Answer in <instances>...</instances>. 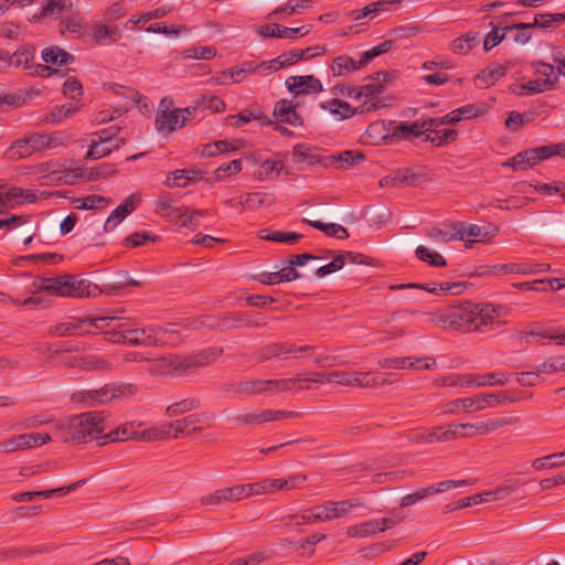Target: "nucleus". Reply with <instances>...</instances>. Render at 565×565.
<instances>
[{
  "label": "nucleus",
  "mask_w": 565,
  "mask_h": 565,
  "mask_svg": "<svg viewBox=\"0 0 565 565\" xmlns=\"http://www.w3.org/2000/svg\"><path fill=\"white\" fill-rule=\"evenodd\" d=\"M364 159L365 157L361 151L345 150L337 154L326 156L323 167L345 170L363 162Z\"/></svg>",
  "instance_id": "21"
},
{
  "label": "nucleus",
  "mask_w": 565,
  "mask_h": 565,
  "mask_svg": "<svg viewBox=\"0 0 565 565\" xmlns=\"http://www.w3.org/2000/svg\"><path fill=\"white\" fill-rule=\"evenodd\" d=\"M399 522H402V518L398 516L372 519L349 526L347 534L350 537H367L392 529Z\"/></svg>",
  "instance_id": "11"
},
{
  "label": "nucleus",
  "mask_w": 565,
  "mask_h": 565,
  "mask_svg": "<svg viewBox=\"0 0 565 565\" xmlns=\"http://www.w3.org/2000/svg\"><path fill=\"white\" fill-rule=\"evenodd\" d=\"M545 90H548L546 83H544L542 81V78H539V77L535 79L529 81L525 84L514 86L512 88V92L519 96L543 93Z\"/></svg>",
  "instance_id": "60"
},
{
  "label": "nucleus",
  "mask_w": 565,
  "mask_h": 565,
  "mask_svg": "<svg viewBox=\"0 0 565 565\" xmlns=\"http://www.w3.org/2000/svg\"><path fill=\"white\" fill-rule=\"evenodd\" d=\"M387 76L388 74L386 72H379L371 83L360 87L361 100H363L360 106H369L370 104L376 105V107L369 109V113L386 106L384 98H381L380 95L384 92V83L387 81Z\"/></svg>",
  "instance_id": "15"
},
{
  "label": "nucleus",
  "mask_w": 565,
  "mask_h": 565,
  "mask_svg": "<svg viewBox=\"0 0 565 565\" xmlns=\"http://www.w3.org/2000/svg\"><path fill=\"white\" fill-rule=\"evenodd\" d=\"M275 202L273 194L268 193H247L244 198H239L237 203L245 210H256L262 206H270Z\"/></svg>",
  "instance_id": "45"
},
{
  "label": "nucleus",
  "mask_w": 565,
  "mask_h": 565,
  "mask_svg": "<svg viewBox=\"0 0 565 565\" xmlns=\"http://www.w3.org/2000/svg\"><path fill=\"white\" fill-rule=\"evenodd\" d=\"M224 392H232L244 396H254L266 393L265 380L252 379L242 382L228 383L223 387Z\"/></svg>",
  "instance_id": "29"
},
{
  "label": "nucleus",
  "mask_w": 565,
  "mask_h": 565,
  "mask_svg": "<svg viewBox=\"0 0 565 565\" xmlns=\"http://www.w3.org/2000/svg\"><path fill=\"white\" fill-rule=\"evenodd\" d=\"M92 36L99 44L116 43L121 39V29L106 21L97 22L92 26Z\"/></svg>",
  "instance_id": "25"
},
{
  "label": "nucleus",
  "mask_w": 565,
  "mask_h": 565,
  "mask_svg": "<svg viewBox=\"0 0 565 565\" xmlns=\"http://www.w3.org/2000/svg\"><path fill=\"white\" fill-rule=\"evenodd\" d=\"M302 237L301 234L296 232H280L274 231L270 232L268 230H263L260 232V238L265 241L276 242V243H285L288 245L296 244Z\"/></svg>",
  "instance_id": "51"
},
{
  "label": "nucleus",
  "mask_w": 565,
  "mask_h": 565,
  "mask_svg": "<svg viewBox=\"0 0 565 565\" xmlns=\"http://www.w3.org/2000/svg\"><path fill=\"white\" fill-rule=\"evenodd\" d=\"M434 134V136H427V139L431 141L437 147H443L448 143H451L457 138V130L455 129H438L434 128L433 130H428Z\"/></svg>",
  "instance_id": "61"
},
{
  "label": "nucleus",
  "mask_w": 565,
  "mask_h": 565,
  "mask_svg": "<svg viewBox=\"0 0 565 565\" xmlns=\"http://www.w3.org/2000/svg\"><path fill=\"white\" fill-rule=\"evenodd\" d=\"M204 324L211 329L224 331L241 328L239 311L221 313L204 321Z\"/></svg>",
  "instance_id": "40"
},
{
  "label": "nucleus",
  "mask_w": 565,
  "mask_h": 565,
  "mask_svg": "<svg viewBox=\"0 0 565 565\" xmlns=\"http://www.w3.org/2000/svg\"><path fill=\"white\" fill-rule=\"evenodd\" d=\"M200 179V172L193 171V170H175L172 173H170L164 183L169 188H184L190 182H193L195 180Z\"/></svg>",
  "instance_id": "46"
},
{
  "label": "nucleus",
  "mask_w": 565,
  "mask_h": 565,
  "mask_svg": "<svg viewBox=\"0 0 565 565\" xmlns=\"http://www.w3.org/2000/svg\"><path fill=\"white\" fill-rule=\"evenodd\" d=\"M81 369L84 371H108L111 369V364L98 355H84L82 356Z\"/></svg>",
  "instance_id": "62"
},
{
  "label": "nucleus",
  "mask_w": 565,
  "mask_h": 565,
  "mask_svg": "<svg viewBox=\"0 0 565 565\" xmlns=\"http://www.w3.org/2000/svg\"><path fill=\"white\" fill-rule=\"evenodd\" d=\"M489 228L490 231L477 224H466L462 222V228H459L462 234L460 241H466V246H471L473 243L483 242L487 237L495 236L499 232L497 226L489 225Z\"/></svg>",
  "instance_id": "27"
},
{
  "label": "nucleus",
  "mask_w": 565,
  "mask_h": 565,
  "mask_svg": "<svg viewBox=\"0 0 565 565\" xmlns=\"http://www.w3.org/2000/svg\"><path fill=\"white\" fill-rule=\"evenodd\" d=\"M310 380L320 383H337L343 386L361 388L379 387L385 383V380L381 381L374 373L363 371H331L327 373L311 372Z\"/></svg>",
  "instance_id": "6"
},
{
  "label": "nucleus",
  "mask_w": 565,
  "mask_h": 565,
  "mask_svg": "<svg viewBox=\"0 0 565 565\" xmlns=\"http://www.w3.org/2000/svg\"><path fill=\"white\" fill-rule=\"evenodd\" d=\"M510 375L504 372H491L481 375H469V382L472 386H503L509 382Z\"/></svg>",
  "instance_id": "43"
},
{
  "label": "nucleus",
  "mask_w": 565,
  "mask_h": 565,
  "mask_svg": "<svg viewBox=\"0 0 565 565\" xmlns=\"http://www.w3.org/2000/svg\"><path fill=\"white\" fill-rule=\"evenodd\" d=\"M331 519H338L347 514L352 508L360 505L359 500H343V501H330L327 503Z\"/></svg>",
  "instance_id": "64"
},
{
  "label": "nucleus",
  "mask_w": 565,
  "mask_h": 565,
  "mask_svg": "<svg viewBox=\"0 0 565 565\" xmlns=\"http://www.w3.org/2000/svg\"><path fill=\"white\" fill-rule=\"evenodd\" d=\"M296 106L290 100L280 99L274 107V117L278 122L289 124L294 127L302 126L301 116L296 111Z\"/></svg>",
  "instance_id": "26"
},
{
  "label": "nucleus",
  "mask_w": 565,
  "mask_h": 565,
  "mask_svg": "<svg viewBox=\"0 0 565 565\" xmlns=\"http://www.w3.org/2000/svg\"><path fill=\"white\" fill-rule=\"evenodd\" d=\"M306 223L316 230L322 231L328 236L337 237L340 239H344V238L349 237L348 230L340 224H335V223L324 224L320 221H308V220H306Z\"/></svg>",
  "instance_id": "52"
},
{
  "label": "nucleus",
  "mask_w": 565,
  "mask_h": 565,
  "mask_svg": "<svg viewBox=\"0 0 565 565\" xmlns=\"http://www.w3.org/2000/svg\"><path fill=\"white\" fill-rule=\"evenodd\" d=\"M473 483H475V481L472 479L445 480V481H440L436 484L428 486L426 488H427L428 494L431 495V494L443 493V492L449 491L455 488L469 487V486H472Z\"/></svg>",
  "instance_id": "57"
},
{
  "label": "nucleus",
  "mask_w": 565,
  "mask_h": 565,
  "mask_svg": "<svg viewBox=\"0 0 565 565\" xmlns=\"http://www.w3.org/2000/svg\"><path fill=\"white\" fill-rule=\"evenodd\" d=\"M509 309L495 307L492 303H475L469 300L460 301L458 305L439 309L434 312L403 311L406 315H424L429 321L443 327L463 332H489L502 327L507 321L501 317L508 313Z\"/></svg>",
  "instance_id": "1"
},
{
  "label": "nucleus",
  "mask_w": 565,
  "mask_h": 565,
  "mask_svg": "<svg viewBox=\"0 0 565 565\" xmlns=\"http://www.w3.org/2000/svg\"><path fill=\"white\" fill-rule=\"evenodd\" d=\"M120 130L121 126H111L93 134L97 139L92 140L85 159H100L110 154L114 150H118L125 146L126 140L117 137Z\"/></svg>",
  "instance_id": "8"
},
{
  "label": "nucleus",
  "mask_w": 565,
  "mask_h": 565,
  "mask_svg": "<svg viewBox=\"0 0 565 565\" xmlns=\"http://www.w3.org/2000/svg\"><path fill=\"white\" fill-rule=\"evenodd\" d=\"M139 433L136 429L135 423L124 424L98 438V445L104 446L108 443L126 441L138 439Z\"/></svg>",
  "instance_id": "32"
},
{
  "label": "nucleus",
  "mask_w": 565,
  "mask_h": 565,
  "mask_svg": "<svg viewBox=\"0 0 565 565\" xmlns=\"http://www.w3.org/2000/svg\"><path fill=\"white\" fill-rule=\"evenodd\" d=\"M188 120L189 117L182 115L180 108L173 110L160 109L156 116V128L161 134H170L182 128Z\"/></svg>",
  "instance_id": "17"
},
{
  "label": "nucleus",
  "mask_w": 565,
  "mask_h": 565,
  "mask_svg": "<svg viewBox=\"0 0 565 565\" xmlns=\"http://www.w3.org/2000/svg\"><path fill=\"white\" fill-rule=\"evenodd\" d=\"M416 257L434 267H445L446 259L437 252L429 250L425 246H418L415 250Z\"/></svg>",
  "instance_id": "59"
},
{
  "label": "nucleus",
  "mask_w": 565,
  "mask_h": 565,
  "mask_svg": "<svg viewBox=\"0 0 565 565\" xmlns=\"http://www.w3.org/2000/svg\"><path fill=\"white\" fill-rule=\"evenodd\" d=\"M520 423L519 416L494 417L477 423H462L466 438H473L478 435H488L504 426H512Z\"/></svg>",
  "instance_id": "10"
},
{
  "label": "nucleus",
  "mask_w": 565,
  "mask_h": 565,
  "mask_svg": "<svg viewBox=\"0 0 565 565\" xmlns=\"http://www.w3.org/2000/svg\"><path fill=\"white\" fill-rule=\"evenodd\" d=\"M311 30L310 25H302L299 28L282 26L277 23L265 24L258 28V34L263 38H277V39H297L308 34Z\"/></svg>",
  "instance_id": "18"
},
{
  "label": "nucleus",
  "mask_w": 565,
  "mask_h": 565,
  "mask_svg": "<svg viewBox=\"0 0 565 565\" xmlns=\"http://www.w3.org/2000/svg\"><path fill=\"white\" fill-rule=\"evenodd\" d=\"M24 449H30L26 434L12 436L0 441V454H11Z\"/></svg>",
  "instance_id": "53"
},
{
  "label": "nucleus",
  "mask_w": 565,
  "mask_h": 565,
  "mask_svg": "<svg viewBox=\"0 0 565 565\" xmlns=\"http://www.w3.org/2000/svg\"><path fill=\"white\" fill-rule=\"evenodd\" d=\"M300 381H311L310 375L307 377L296 376V377H287V379H278V380H265L266 393L275 392V393H284L292 391L297 383Z\"/></svg>",
  "instance_id": "47"
},
{
  "label": "nucleus",
  "mask_w": 565,
  "mask_h": 565,
  "mask_svg": "<svg viewBox=\"0 0 565 565\" xmlns=\"http://www.w3.org/2000/svg\"><path fill=\"white\" fill-rule=\"evenodd\" d=\"M430 129L431 121H426V119H418L412 124L399 122L394 125L392 130H388L387 134L381 136L380 139L385 143L394 140H411L423 136Z\"/></svg>",
  "instance_id": "9"
},
{
  "label": "nucleus",
  "mask_w": 565,
  "mask_h": 565,
  "mask_svg": "<svg viewBox=\"0 0 565 565\" xmlns=\"http://www.w3.org/2000/svg\"><path fill=\"white\" fill-rule=\"evenodd\" d=\"M535 70V74L539 78H542L544 83H546L547 88L550 89L558 79V71H555L554 65L536 62L533 64Z\"/></svg>",
  "instance_id": "54"
},
{
  "label": "nucleus",
  "mask_w": 565,
  "mask_h": 565,
  "mask_svg": "<svg viewBox=\"0 0 565 565\" xmlns=\"http://www.w3.org/2000/svg\"><path fill=\"white\" fill-rule=\"evenodd\" d=\"M326 156H321L317 148L309 147L302 143L296 145L292 150V162L306 166H322Z\"/></svg>",
  "instance_id": "30"
},
{
  "label": "nucleus",
  "mask_w": 565,
  "mask_h": 565,
  "mask_svg": "<svg viewBox=\"0 0 565 565\" xmlns=\"http://www.w3.org/2000/svg\"><path fill=\"white\" fill-rule=\"evenodd\" d=\"M115 320L116 318L114 317H97L93 319L71 318L68 321L52 326L50 333L55 337L88 334L93 332V329L104 330Z\"/></svg>",
  "instance_id": "7"
},
{
  "label": "nucleus",
  "mask_w": 565,
  "mask_h": 565,
  "mask_svg": "<svg viewBox=\"0 0 565 565\" xmlns=\"http://www.w3.org/2000/svg\"><path fill=\"white\" fill-rule=\"evenodd\" d=\"M85 483H86V480L85 479H81V480H78V481H76V482H74L72 484L60 487V488H55V489L21 492V493L14 494L12 497V499L15 502H29V501H32V500H34L36 498L49 499V498L53 497L54 494H61V495L67 494L71 491L76 490L78 487H81V486H83Z\"/></svg>",
  "instance_id": "23"
},
{
  "label": "nucleus",
  "mask_w": 565,
  "mask_h": 565,
  "mask_svg": "<svg viewBox=\"0 0 565 565\" xmlns=\"http://www.w3.org/2000/svg\"><path fill=\"white\" fill-rule=\"evenodd\" d=\"M420 177L411 169H402L380 180L382 188H397L402 185H416Z\"/></svg>",
  "instance_id": "34"
},
{
  "label": "nucleus",
  "mask_w": 565,
  "mask_h": 565,
  "mask_svg": "<svg viewBox=\"0 0 565 565\" xmlns=\"http://www.w3.org/2000/svg\"><path fill=\"white\" fill-rule=\"evenodd\" d=\"M107 428L106 413L95 411L68 417L55 425L53 433L63 443L79 445L98 439Z\"/></svg>",
  "instance_id": "2"
},
{
  "label": "nucleus",
  "mask_w": 565,
  "mask_h": 565,
  "mask_svg": "<svg viewBox=\"0 0 565 565\" xmlns=\"http://www.w3.org/2000/svg\"><path fill=\"white\" fill-rule=\"evenodd\" d=\"M248 483L235 484L233 487L217 489L210 494L203 495L200 502L202 505H220L227 502H238L250 497Z\"/></svg>",
  "instance_id": "12"
},
{
  "label": "nucleus",
  "mask_w": 565,
  "mask_h": 565,
  "mask_svg": "<svg viewBox=\"0 0 565 565\" xmlns=\"http://www.w3.org/2000/svg\"><path fill=\"white\" fill-rule=\"evenodd\" d=\"M459 228H462V222H452L445 225V228H430L427 231L426 236L439 243L460 241L462 238V234Z\"/></svg>",
  "instance_id": "37"
},
{
  "label": "nucleus",
  "mask_w": 565,
  "mask_h": 565,
  "mask_svg": "<svg viewBox=\"0 0 565 565\" xmlns=\"http://www.w3.org/2000/svg\"><path fill=\"white\" fill-rule=\"evenodd\" d=\"M71 141L70 136L61 130L50 132L35 131L15 140L6 151L9 160L18 161L36 152L56 150L66 147Z\"/></svg>",
  "instance_id": "3"
},
{
  "label": "nucleus",
  "mask_w": 565,
  "mask_h": 565,
  "mask_svg": "<svg viewBox=\"0 0 565 565\" xmlns=\"http://www.w3.org/2000/svg\"><path fill=\"white\" fill-rule=\"evenodd\" d=\"M282 169V163L280 161L274 160H265L259 166V170L257 172L258 180H274L278 177L280 170Z\"/></svg>",
  "instance_id": "63"
},
{
  "label": "nucleus",
  "mask_w": 565,
  "mask_h": 565,
  "mask_svg": "<svg viewBox=\"0 0 565 565\" xmlns=\"http://www.w3.org/2000/svg\"><path fill=\"white\" fill-rule=\"evenodd\" d=\"M223 353V349L220 347L206 348L201 350L200 352L186 355L188 360V370L202 367L215 362L221 354Z\"/></svg>",
  "instance_id": "39"
},
{
  "label": "nucleus",
  "mask_w": 565,
  "mask_h": 565,
  "mask_svg": "<svg viewBox=\"0 0 565 565\" xmlns=\"http://www.w3.org/2000/svg\"><path fill=\"white\" fill-rule=\"evenodd\" d=\"M320 107L324 110H329L330 114L333 115L338 120H343L349 119L356 114L369 113V109L376 107V105L370 104L369 106H358L356 108H353L348 102L333 98L331 100L321 103Z\"/></svg>",
  "instance_id": "16"
},
{
  "label": "nucleus",
  "mask_w": 565,
  "mask_h": 565,
  "mask_svg": "<svg viewBox=\"0 0 565 565\" xmlns=\"http://www.w3.org/2000/svg\"><path fill=\"white\" fill-rule=\"evenodd\" d=\"M200 406L201 399L190 396L168 405L164 413L168 417L174 418L196 411Z\"/></svg>",
  "instance_id": "42"
},
{
  "label": "nucleus",
  "mask_w": 565,
  "mask_h": 565,
  "mask_svg": "<svg viewBox=\"0 0 565 565\" xmlns=\"http://www.w3.org/2000/svg\"><path fill=\"white\" fill-rule=\"evenodd\" d=\"M205 414H189L182 418H177L174 422L175 426V438H180L185 435H194L202 431V427L199 424Z\"/></svg>",
  "instance_id": "35"
},
{
  "label": "nucleus",
  "mask_w": 565,
  "mask_h": 565,
  "mask_svg": "<svg viewBox=\"0 0 565 565\" xmlns=\"http://www.w3.org/2000/svg\"><path fill=\"white\" fill-rule=\"evenodd\" d=\"M68 286L66 297H95L99 292L97 285L72 275H68Z\"/></svg>",
  "instance_id": "33"
},
{
  "label": "nucleus",
  "mask_w": 565,
  "mask_h": 565,
  "mask_svg": "<svg viewBox=\"0 0 565 565\" xmlns=\"http://www.w3.org/2000/svg\"><path fill=\"white\" fill-rule=\"evenodd\" d=\"M41 57L44 63L55 65L58 70L60 67L75 61L74 55L58 46H51L42 50Z\"/></svg>",
  "instance_id": "41"
},
{
  "label": "nucleus",
  "mask_w": 565,
  "mask_h": 565,
  "mask_svg": "<svg viewBox=\"0 0 565 565\" xmlns=\"http://www.w3.org/2000/svg\"><path fill=\"white\" fill-rule=\"evenodd\" d=\"M563 466H565V450L536 458L532 461V468L536 471L556 469Z\"/></svg>",
  "instance_id": "49"
},
{
  "label": "nucleus",
  "mask_w": 565,
  "mask_h": 565,
  "mask_svg": "<svg viewBox=\"0 0 565 565\" xmlns=\"http://www.w3.org/2000/svg\"><path fill=\"white\" fill-rule=\"evenodd\" d=\"M138 393V386L132 383H109L97 390L78 392L73 398L87 406L108 404L116 399H128Z\"/></svg>",
  "instance_id": "5"
},
{
  "label": "nucleus",
  "mask_w": 565,
  "mask_h": 565,
  "mask_svg": "<svg viewBox=\"0 0 565 565\" xmlns=\"http://www.w3.org/2000/svg\"><path fill=\"white\" fill-rule=\"evenodd\" d=\"M361 68L359 61H354L351 56L340 55L333 58L331 64L332 74L335 77L344 76L349 73Z\"/></svg>",
  "instance_id": "48"
},
{
  "label": "nucleus",
  "mask_w": 565,
  "mask_h": 565,
  "mask_svg": "<svg viewBox=\"0 0 565 565\" xmlns=\"http://www.w3.org/2000/svg\"><path fill=\"white\" fill-rule=\"evenodd\" d=\"M289 92L299 94H317L323 90L322 83L313 75L290 76L285 82Z\"/></svg>",
  "instance_id": "20"
},
{
  "label": "nucleus",
  "mask_w": 565,
  "mask_h": 565,
  "mask_svg": "<svg viewBox=\"0 0 565 565\" xmlns=\"http://www.w3.org/2000/svg\"><path fill=\"white\" fill-rule=\"evenodd\" d=\"M203 212L200 210H190L189 207H180L179 210L168 212L166 217L172 222L179 223L180 226L195 230L199 227V216H202Z\"/></svg>",
  "instance_id": "36"
},
{
  "label": "nucleus",
  "mask_w": 565,
  "mask_h": 565,
  "mask_svg": "<svg viewBox=\"0 0 565 565\" xmlns=\"http://www.w3.org/2000/svg\"><path fill=\"white\" fill-rule=\"evenodd\" d=\"M68 275L56 277H39L32 282V291H47L55 296L66 297L68 288Z\"/></svg>",
  "instance_id": "19"
},
{
  "label": "nucleus",
  "mask_w": 565,
  "mask_h": 565,
  "mask_svg": "<svg viewBox=\"0 0 565 565\" xmlns=\"http://www.w3.org/2000/svg\"><path fill=\"white\" fill-rule=\"evenodd\" d=\"M250 74H258L262 76L269 75L270 73L267 61L260 63L256 61H244L239 65L233 66L232 72L230 73L235 83H242Z\"/></svg>",
  "instance_id": "24"
},
{
  "label": "nucleus",
  "mask_w": 565,
  "mask_h": 565,
  "mask_svg": "<svg viewBox=\"0 0 565 565\" xmlns=\"http://www.w3.org/2000/svg\"><path fill=\"white\" fill-rule=\"evenodd\" d=\"M178 371H188L186 355L169 354L152 362L151 372L153 373L170 374Z\"/></svg>",
  "instance_id": "22"
},
{
  "label": "nucleus",
  "mask_w": 565,
  "mask_h": 565,
  "mask_svg": "<svg viewBox=\"0 0 565 565\" xmlns=\"http://www.w3.org/2000/svg\"><path fill=\"white\" fill-rule=\"evenodd\" d=\"M152 337V345H175L182 340L180 331L174 324L153 327Z\"/></svg>",
  "instance_id": "38"
},
{
  "label": "nucleus",
  "mask_w": 565,
  "mask_h": 565,
  "mask_svg": "<svg viewBox=\"0 0 565 565\" xmlns=\"http://www.w3.org/2000/svg\"><path fill=\"white\" fill-rule=\"evenodd\" d=\"M140 199L137 194L129 195L121 204H119L108 216L104 224L106 232L111 231L115 226L121 222L127 215H129L139 203Z\"/></svg>",
  "instance_id": "28"
},
{
  "label": "nucleus",
  "mask_w": 565,
  "mask_h": 565,
  "mask_svg": "<svg viewBox=\"0 0 565 565\" xmlns=\"http://www.w3.org/2000/svg\"><path fill=\"white\" fill-rule=\"evenodd\" d=\"M153 327L130 328L120 323L114 332L113 341L130 345H152Z\"/></svg>",
  "instance_id": "13"
},
{
  "label": "nucleus",
  "mask_w": 565,
  "mask_h": 565,
  "mask_svg": "<svg viewBox=\"0 0 565 565\" xmlns=\"http://www.w3.org/2000/svg\"><path fill=\"white\" fill-rule=\"evenodd\" d=\"M35 49L31 45H24L20 50H17L12 54V67L23 66L25 70L30 66L31 62L34 60Z\"/></svg>",
  "instance_id": "55"
},
{
  "label": "nucleus",
  "mask_w": 565,
  "mask_h": 565,
  "mask_svg": "<svg viewBox=\"0 0 565 565\" xmlns=\"http://www.w3.org/2000/svg\"><path fill=\"white\" fill-rule=\"evenodd\" d=\"M551 149L546 148V146L532 148L519 152L514 157L503 162L502 166L511 167L515 171L526 170L534 167L539 162L551 158Z\"/></svg>",
  "instance_id": "14"
},
{
  "label": "nucleus",
  "mask_w": 565,
  "mask_h": 565,
  "mask_svg": "<svg viewBox=\"0 0 565 565\" xmlns=\"http://www.w3.org/2000/svg\"><path fill=\"white\" fill-rule=\"evenodd\" d=\"M200 110H210V113H223L226 109L225 103L217 96L203 95L196 99Z\"/></svg>",
  "instance_id": "58"
},
{
  "label": "nucleus",
  "mask_w": 565,
  "mask_h": 565,
  "mask_svg": "<svg viewBox=\"0 0 565 565\" xmlns=\"http://www.w3.org/2000/svg\"><path fill=\"white\" fill-rule=\"evenodd\" d=\"M478 44V36L475 32H468L450 43V49L455 54L466 55Z\"/></svg>",
  "instance_id": "50"
},
{
  "label": "nucleus",
  "mask_w": 565,
  "mask_h": 565,
  "mask_svg": "<svg viewBox=\"0 0 565 565\" xmlns=\"http://www.w3.org/2000/svg\"><path fill=\"white\" fill-rule=\"evenodd\" d=\"M516 398L510 396L507 392L499 393H479L472 396L457 398L441 405V412L447 415H458L460 413H475L505 404L515 403Z\"/></svg>",
  "instance_id": "4"
},
{
  "label": "nucleus",
  "mask_w": 565,
  "mask_h": 565,
  "mask_svg": "<svg viewBox=\"0 0 565 565\" xmlns=\"http://www.w3.org/2000/svg\"><path fill=\"white\" fill-rule=\"evenodd\" d=\"M257 359L262 362L284 359V342H271L263 345L257 351Z\"/></svg>",
  "instance_id": "56"
},
{
  "label": "nucleus",
  "mask_w": 565,
  "mask_h": 565,
  "mask_svg": "<svg viewBox=\"0 0 565 565\" xmlns=\"http://www.w3.org/2000/svg\"><path fill=\"white\" fill-rule=\"evenodd\" d=\"M319 50V46L308 47L306 50H291L284 52L279 56L267 61L269 73H274L286 66L294 65L295 63L305 58L306 53L309 51Z\"/></svg>",
  "instance_id": "31"
},
{
  "label": "nucleus",
  "mask_w": 565,
  "mask_h": 565,
  "mask_svg": "<svg viewBox=\"0 0 565 565\" xmlns=\"http://www.w3.org/2000/svg\"><path fill=\"white\" fill-rule=\"evenodd\" d=\"M507 65H490L476 76L475 82L479 86L490 87L502 78L507 74Z\"/></svg>",
  "instance_id": "44"
}]
</instances>
